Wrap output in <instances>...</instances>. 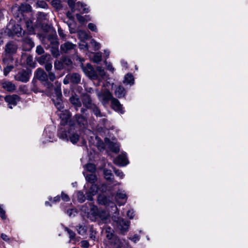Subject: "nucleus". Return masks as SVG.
<instances>
[{
    "label": "nucleus",
    "mask_w": 248,
    "mask_h": 248,
    "mask_svg": "<svg viewBox=\"0 0 248 248\" xmlns=\"http://www.w3.org/2000/svg\"><path fill=\"white\" fill-rule=\"evenodd\" d=\"M86 169L90 172H93L95 171V166L93 163H88L86 165Z\"/></svg>",
    "instance_id": "37998d69"
},
{
    "label": "nucleus",
    "mask_w": 248,
    "mask_h": 248,
    "mask_svg": "<svg viewBox=\"0 0 248 248\" xmlns=\"http://www.w3.org/2000/svg\"><path fill=\"white\" fill-rule=\"evenodd\" d=\"M51 4L53 7L57 10H60L62 8V5L59 0H52L51 2Z\"/></svg>",
    "instance_id": "58836bf2"
},
{
    "label": "nucleus",
    "mask_w": 248,
    "mask_h": 248,
    "mask_svg": "<svg viewBox=\"0 0 248 248\" xmlns=\"http://www.w3.org/2000/svg\"><path fill=\"white\" fill-rule=\"evenodd\" d=\"M11 11L14 17L18 21H21L24 19V14L19 9L17 5L13 6L11 8Z\"/></svg>",
    "instance_id": "2eb2a0df"
},
{
    "label": "nucleus",
    "mask_w": 248,
    "mask_h": 248,
    "mask_svg": "<svg viewBox=\"0 0 248 248\" xmlns=\"http://www.w3.org/2000/svg\"><path fill=\"white\" fill-rule=\"evenodd\" d=\"M74 118L77 124L80 126H84L87 124L86 117L82 114H77L75 115Z\"/></svg>",
    "instance_id": "6ab92c4d"
},
{
    "label": "nucleus",
    "mask_w": 248,
    "mask_h": 248,
    "mask_svg": "<svg viewBox=\"0 0 248 248\" xmlns=\"http://www.w3.org/2000/svg\"><path fill=\"white\" fill-rule=\"evenodd\" d=\"M91 44L94 47L95 50H98L101 47L100 44L96 42L94 39H92L91 41Z\"/></svg>",
    "instance_id": "603ef678"
},
{
    "label": "nucleus",
    "mask_w": 248,
    "mask_h": 248,
    "mask_svg": "<svg viewBox=\"0 0 248 248\" xmlns=\"http://www.w3.org/2000/svg\"><path fill=\"white\" fill-rule=\"evenodd\" d=\"M85 178L88 182L91 184H94L97 179L96 176L93 173L87 174Z\"/></svg>",
    "instance_id": "f704fd0d"
},
{
    "label": "nucleus",
    "mask_w": 248,
    "mask_h": 248,
    "mask_svg": "<svg viewBox=\"0 0 248 248\" xmlns=\"http://www.w3.org/2000/svg\"><path fill=\"white\" fill-rule=\"evenodd\" d=\"M103 173L106 180L109 182L113 181L114 179L113 175L110 170L105 168L103 170Z\"/></svg>",
    "instance_id": "c85d7f7f"
},
{
    "label": "nucleus",
    "mask_w": 248,
    "mask_h": 248,
    "mask_svg": "<svg viewBox=\"0 0 248 248\" xmlns=\"http://www.w3.org/2000/svg\"><path fill=\"white\" fill-rule=\"evenodd\" d=\"M93 213L94 216L99 217L103 222L106 221L108 219V214L104 211H98L97 210V211H94Z\"/></svg>",
    "instance_id": "b1692460"
},
{
    "label": "nucleus",
    "mask_w": 248,
    "mask_h": 248,
    "mask_svg": "<svg viewBox=\"0 0 248 248\" xmlns=\"http://www.w3.org/2000/svg\"><path fill=\"white\" fill-rule=\"evenodd\" d=\"M61 198L63 201L65 202H68L70 200V198L68 196L63 192H62Z\"/></svg>",
    "instance_id": "69168bd1"
},
{
    "label": "nucleus",
    "mask_w": 248,
    "mask_h": 248,
    "mask_svg": "<svg viewBox=\"0 0 248 248\" xmlns=\"http://www.w3.org/2000/svg\"><path fill=\"white\" fill-rule=\"evenodd\" d=\"M78 36L79 38L83 41H84L85 40H87L89 39L90 38V36L88 34V33L86 32V31L82 30H79L78 31Z\"/></svg>",
    "instance_id": "473e14b6"
},
{
    "label": "nucleus",
    "mask_w": 248,
    "mask_h": 248,
    "mask_svg": "<svg viewBox=\"0 0 248 248\" xmlns=\"http://www.w3.org/2000/svg\"><path fill=\"white\" fill-rule=\"evenodd\" d=\"M116 198L124 200L126 199V196L125 193H124V192L119 190L116 193Z\"/></svg>",
    "instance_id": "8fccbe9b"
},
{
    "label": "nucleus",
    "mask_w": 248,
    "mask_h": 248,
    "mask_svg": "<svg viewBox=\"0 0 248 248\" xmlns=\"http://www.w3.org/2000/svg\"><path fill=\"white\" fill-rule=\"evenodd\" d=\"M113 169L116 175H117L118 177H120L121 179L123 178L124 174L121 170H117L114 167H113Z\"/></svg>",
    "instance_id": "4d7b16f0"
},
{
    "label": "nucleus",
    "mask_w": 248,
    "mask_h": 248,
    "mask_svg": "<svg viewBox=\"0 0 248 248\" xmlns=\"http://www.w3.org/2000/svg\"><path fill=\"white\" fill-rule=\"evenodd\" d=\"M90 109L92 110V112L96 117H101L104 116V115L101 112L100 109L95 104Z\"/></svg>",
    "instance_id": "2f4dec72"
},
{
    "label": "nucleus",
    "mask_w": 248,
    "mask_h": 248,
    "mask_svg": "<svg viewBox=\"0 0 248 248\" xmlns=\"http://www.w3.org/2000/svg\"><path fill=\"white\" fill-rule=\"evenodd\" d=\"M64 212L66 213L69 217H74L77 214V210L75 208L65 210Z\"/></svg>",
    "instance_id": "a19ab883"
},
{
    "label": "nucleus",
    "mask_w": 248,
    "mask_h": 248,
    "mask_svg": "<svg viewBox=\"0 0 248 248\" xmlns=\"http://www.w3.org/2000/svg\"><path fill=\"white\" fill-rule=\"evenodd\" d=\"M117 226L118 229L121 231V233L124 234L128 230L129 226V222L122 218H118L117 221Z\"/></svg>",
    "instance_id": "423d86ee"
},
{
    "label": "nucleus",
    "mask_w": 248,
    "mask_h": 248,
    "mask_svg": "<svg viewBox=\"0 0 248 248\" xmlns=\"http://www.w3.org/2000/svg\"><path fill=\"white\" fill-rule=\"evenodd\" d=\"M36 78L41 81H47V75L41 68H38L34 73V78Z\"/></svg>",
    "instance_id": "9b49d317"
},
{
    "label": "nucleus",
    "mask_w": 248,
    "mask_h": 248,
    "mask_svg": "<svg viewBox=\"0 0 248 248\" xmlns=\"http://www.w3.org/2000/svg\"><path fill=\"white\" fill-rule=\"evenodd\" d=\"M88 27L91 31H94V32L97 31V29L96 26L93 23H89V24L88 25Z\"/></svg>",
    "instance_id": "bf43d9fd"
},
{
    "label": "nucleus",
    "mask_w": 248,
    "mask_h": 248,
    "mask_svg": "<svg viewBox=\"0 0 248 248\" xmlns=\"http://www.w3.org/2000/svg\"><path fill=\"white\" fill-rule=\"evenodd\" d=\"M1 85L2 88L9 92H13L16 89L15 85L10 81H5Z\"/></svg>",
    "instance_id": "f3484780"
},
{
    "label": "nucleus",
    "mask_w": 248,
    "mask_h": 248,
    "mask_svg": "<svg viewBox=\"0 0 248 248\" xmlns=\"http://www.w3.org/2000/svg\"><path fill=\"white\" fill-rule=\"evenodd\" d=\"M45 68L47 72H50L52 68V65L50 62H48L45 64Z\"/></svg>",
    "instance_id": "680f3d73"
},
{
    "label": "nucleus",
    "mask_w": 248,
    "mask_h": 248,
    "mask_svg": "<svg viewBox=\"0 0 248 248\" xmlns=\"http://www.w3.org/2000/svg\"><path fill=\"white\" fill-rule=\"evenodd\" d=\"M111 107L113 109L121 114H123L124 112L122 105L121 104L120 101L115 98H113L111 101Z\"/></svg>",
    "instance_id": "ddd939ff"
},
{
    "label": "nucleus",
    "mask_w": 248,
    "mask_h": 248,
    "mask_svg": "<svg viewBox=\"0 0 248 248\" xmlns=\"http://www.w3.org/2000/svg\"><path fill=\"white\" fill-rule=\"evenodd\" d=\"M102 60V54L101 52H97L94 54L93 61L95 63H98Z\"/></svg>",
    "instance_id": "ea45409f"
},
{
    "label": "nucleus",
    "mask_w": 248,
    "mask_h": 248,
    "mask_svg": "<svg viewBox=\"0 0 248 248\" xmlns=\"http://www.w3.org/2000/svg\"><path fill=\"white\" fill-rule=\"evenodd\" d=\"M114 162L116 165H118L122 166H126L128 164V161L126 157L125 153H122L119 155L114 160Z\"/></svg>",
    "instance_id": "9d476101"
},
{
    "label": "nucleus",
    "mask_w": 248,
    "mask_h": 248,
    "mask_svg": "<svg viewBox=\"0 0 248 248\" xmlns=\"http://www.w3.org/2000/svg\"><path fill=\"white\" fill-rule=\"evenodd\" d=\"M68 79L70 82L73 84H78L80 83L81 80L80 76L76 73H72L68 76H67Z\"/></svg>",
    "instance_id": "a211bd4d"
},
{
    "label": "nucleus",
    "mask_w": 248,
    "mask_h": 248,
    "mask_svg": "<svg viewBox=\"0 0 248 248\" xmlns=\"http://www.w3.org/2000/svg\"><path fill=\"white\" fill-rule=\"evenodd\" d=\"M77 230L78 234L83 235L86 233L87 228L84 225H78L77 226Z\"/></svg>",
    "instance_id": "e433bc0d"
},
{
    "label": "nucleus",
    "mask_w": 248,
    "mask_h": 248,
    "mask_svg": "<svg viewBox=\"0 0 248 248\" xmlns=\"http://www.w3.org/2000/svg\"><path fill=\"white\" fill-rule=\"evenodd\" d=\"M62 97V96L53 97L52 99L55 107L60 111H61L64 108Z\"/></svg>",
    "instance_id": "412c9836"
},
{
    "label": "nucleus",
    "mask_w": 248,
    "mask_h": 248,
    "mask_svg": "<svg viewBox=\"0 0 248 248\" xmlns=\"http://www.w3.org/2000/svg\"><path fill=\"white\" fill-rule=\"evenodd\" d=\"M97 96L103 105L107 104L109 101H111L114 98L112 94L108 90L99 93Z\"/></svg>",
    "instance_id": "39448f33"
},
{
    "label": "nucleus",
    "mask_w": 248,
    "mask_h": 248,
    "mask_svg": "<svg viewBox=\"0 0 248 248\" xmlns=\"http://www.w3.org/2000/svg\"><path fill=\"white\" fill-rule=\"evenodd\" d=\"M77 6L78 7L80 6L81 8H83V11L84 13H87L89 12V8H85L84 6H85L86 5L81 2H79V1L77 3Z\"/></svg>",
    "instance_id": "13d9d810"
},
{
    "label": "nucleus",
    "mask_w": 248,
    "mask_h": 248,
    "mask_svg": "<svg viewBox=\"0 0 248 248\" xmlns=\"http://www.w3.org/2000/svg\"><path fill=\"white\" fill-rule=\"evenodd\" d=\"M71 117V114L70 112L65 110V112L62 113L60 114V117L62 119V120H64L65 123L67 124H69L70 125H73L71 124L70 121V118Z\"/></svg>",
    "instance_id": "a878e982"
},
{
    "label": "nucleus",
    "mask_w": 248,
    "mask_h": 248,
    "mask_svg": "<svg viewBox=\"0 0 248 248\" xmlns=\"http://www.w3.org/2000/svg\"><path fill=\"white\" fill-rule=\"evenodd\" d=\"M37 5L39 7L43 8H46L47 6V3L44 1H38L37 2Z\"/></svg>",
    "instance_id": "e2e57ef3"
},
{
    "label": "nucleus",
    "mask_w": 248,
    "mask_h": 248,
    "mask_svg": "<svg viewBox=\"0 0 248 248\" xmlns=\"http://www.w3.org/2000/svg\"><path fill=\"white\" fill-rule=\"evenodd\" d=\"M99 202L104 205H107L108 203V200L105 196H100L98 198Z\"/></svg>",
    "instance_id": "09e8293b"
},
{
    "label": "nucleus",
    "mask_w": 248,
    "mask_h": 248,
    "mask_svg": "<svg viewBox=\"0 0 248 248\" xmlns=\"http://www.w3.org/2000/svg\"><path fill=\"white\" fill-rule=\"evenodd\" d=\"M58 136L60 139L66 141L70 140L73 144L77 143L79 139V135L73 125H70L66 131L59 130Z\"/></svg>",
    "instance_id": "f257e3e1"
},
{
    "label": "nucleus",
    "mask_w": 248,
    "mask_h": 248,
    "mask_svg": "<svg viewBox=\"0 0 248 248\" xmlns=\"http://www.w3.org/2000/svg\"><path fill=\"white\" fill-rule=\"evenodd\" d=\"M22 29L18 24L15 23L13 20H10L7 26L5 33L9 37H13L15 36L20 37L22 36Z\"/></svg>",
    "instance_id": "f03ea898"
},
{
    "label": "nucleus",
    "mask_w": 248,
    "mask_h": 248,
    "mask_svg": "<svg viewBox=\"0 0 248 248\" xmlns=\"http://www.w3.org/2000/svg\"><path fill=\"white\" fill-rule=\"evenodd\" d=\"M47 78H49V79L50 80V81H53L56 79L55 75L53 72H52L51 71L49 72H48V74H47Z\"/></svg>",
    "instance_id": "052dcab7"
},
{
    "label": "nucleus",
    "mask_w": 248,
    "mask_h": 248,
    "mask_svg": "<svg viewBox=\"0 0 248 248\" xmlns=\"http://www.w3.org/2000/svg\"><path fill=\"white\" fill-rule=\"evenodd\" d=\"M0 217H1L2 219H5L6 218L5 215V211L0 206Z\"/></svg>",
    "instance_id": "338daca9"
},
{
    "label": "nucleus",
    "mask_w": 248,
    "mask_h": 248,
    "mask_svg": "<svg viewBox=\"0 0 248 248\" xmlns=\"http://www.w3.org/2000/svg\"><path fill=\"white\" fill-rule=\"evenodd\" d=\"M13 56V54L10 53L8 54L4 52L2 58L3 62L4 64H9V62H12L14 60Z\"/></svg>",
    "instance_id": "bb28decb"
},
{
    "label": "nucleus",
    "mask_w": 248,
    "mask_h": 248,
    "mask_svg": "<svg viewBox=\"0 0 248 248\" xmlns=\"http://www.w3.org/2000/svg\"><path fill=\"white\" fill-rule=\"evenodd\" d=\"M14 67L13 65H7L3 69V74L5 76H7L8 74L14 69Z\"/></svg>",
    "instance_id": "a18cd8bd"
},
{
    "label": "nucleus",
    "mask_w": 248,
    "mask_h": 248,
    "mask_svg": "<svg viewBox=\"0 0 248 248\" xmlns=\"http://www.w3.org/2000/svg\"><path fill=\"white\" fill-rule=\"evenodd\" d=\"M82 68L85 75L90 78L99 80L96 70H95L91 64L87 63L86 66H82Z\"/></svg>",
    "instance_id": "20e7f679"
},
{
    "label": "nucleus",
    "mask_w": 248,
    "mask_h": 248,
    "mask_svg": "<svg viewBox=\"0 0 248 248\" xmlns=\"http://www.w3.org/2000/svg\"><path fill=\"white\" fill-rule=\"evenodd\" d=\"M23 49L26 51H30L34 46V43L30 37H26L22 39Z\"/></svg>",
    "instance_id": "1a4fd4ad"
},
{
    "label": "nucleus",
    "mask_w": 248,
    "mask_h": 248,
    "mask_svg": "<svg viewBox=\"0 0 248 248\" xmlns=\"http://www.w3.org/2000/svg\"><path fill=\"white\" fill-rule=\"evenodd\" d=\"M31 75V70L30 69L26 68L19 71L15 76V79L23 83L27 82Z\"/></svg>",
    "instance_id": "7ed1b4c3"
},
{
    "label": "nucleus",
    "mask_w": 248,
    "mask_h": 248,
    "mask_svg": "<svg viewBox=\"0 0 248 248\" xmlns=\"http://www.w3.org/2000/svg\"><path fill=\"white\" fill-rule=\"evenodd\" d=\"M20 97L16 94L8 95L4 97L5 101L8 103L10 108H13L12 105L16 106L17 101H19Z\"/></svg>",
    "instance_id": "0eeeda50"
},
{
    "label": "nucleus",
    "mask_w": 248,
    "mask_h": 248,
    "mask_svg": "<svg viewBox=\"0 0 248 248\" xmlns=\"http://www.w3.org/2000/svg\"><path fill=\"white\" fill-rule=\"evenodd\" d=\"M103 230L106 233V237L108 239L111 240L113 239L114 236V231L110 227L106 225L103 227Z\"/></svg>",
    "instance_id": "4be33fe9"
},
{
    "label": "nucleus",
    "mask_w": 248,
    "mask_h": 248,
    "mask_svg": "<svg viewBox=\"0 0 248 248\" xmlns=\"http://www.w3.org/2000/svg\"><path fill=\"white\" fill-rule=\"evenodd\" d=\"M76 46V45L68 41L66 42L61 45V52L62 53H69L72 50L74 49Z\"/></svg>",
    "instance_id": "f8f14e48"
},
{
    "label": "nucleus",
    "mask_w": 248,
    "mask_h": 248,
    "mask_svg": "<svg viewBox=\"0 0 248 248\" xmlns=\"http://www.w3.org/2000/svg\"><path fill=\"white\" fill-rule=\"evenodd\" d=\"M77 196L78 200L79 202L82 203L85 202L86 198L83 192L81 191H78L77 192Z\"/></svg>",
    "instance_id": "4c0bfd02"
},
{
    "label": "nucleus",
    "mask_w": 248,
    "mask_h": 248,
    "mask_svg": "<svg viewBox=\"0 0 248 248\" xmlns=\"http://www.w3.org/2000/svg\"><path fill=\"white\" fill-rule=\"evenodd\" d=\"M70 103L73 105L76 111H78L82 106V102L80 98L77 95H72L69 98Z\"/></svg>",
    "instance_id": "dca6fc26"
},
{
    "label": "nucleus",
    "mask_w": 248,
    "mask_h": 248,
    "mask_svg": "<svg viewBox=\"0 0 248 248\" xmlns=\"http://www.w3.org/2000/svg\"><path fill=\"white\" fill-rule=\"evenodd\" d=\"M89 243L86 240H82L81 241V246L82 248H87L89 247Z\"/></svg>",
    "instance_id": "774afa93"
},
{
    "label": "nucleus",
    "mask_w": 248,
    "mask_h": 248,
    "mask_svg": "<svg viewBox=\"0 0 248 248\" xmlns=\"http://www.w3.org/2000/svg\"><path fill=\"white\" fill-rule=\"evenodd\" d=\"M126 92L125 89L122 86H119L116 88L115 91V95L119 98L124 97L126 94Z\"/></svg>",
    "instance_id": "5701e85b"
},
{
    "label": "nucleus",
    "mask_w": 248,
    "mask_h": 248,
    "mask_svg": "<svg viewBox=\"0 0 248 248\" xmlns=\"http://www.w3.org/2000/svg\"><path fill=\"white\" fill-rule=\"evenodd\" d=\"M17 49V46L16 43L13 41H10L6 44L4 52L8 54L10 53L14 55L16 53Z\"/></svg>",
    "instance_id": "4468645a"
},
{
    "label": "nucleus",
    "mask_w": 248,
    "mask_h": 248,
    "mask_svg": "<svg viewBox=\"0 0 248 248\" xmlns=\"http://www.w3.org/2000/svg\"><path fill=\"white\" fill-rule=\"evenodd\" d=\"M98 188L96 185L92 184L89 189V193H92L93 195H94L97 192Z\"/></svg>",
    "instance_id": "de8ad7c7"
},
{
    "label": "nucleus",
    "mask_w": 248,
    "mask_h": 248,
    "mask_svg": "<svg viewBox=\"0 0 248 248\" xmlns=\"http://www.w3.org/2000/svg\"><path fill=\"white\" fill-rule=\"evenodd\" d=\"M53 93V97L62 96L61 83H59L58 82H56L55 83V86H54Z\"/></svg>",
    "instance_id": "393cba45"
},
{
    "label": "nucleus",
    "mask_w": 248,
    "mask_h": 248,
    "mask_svg": "<svg viewBox=\"0 0 248 248\" xmlns=\"http://www.w3.org/2000/svg\"><path fill=\"white\" fill-rule=\"evenodd\" d=\"M51 59V56L49 54H45L36 58V61L41 65L45 64L49 62Z\"/></svg>",
    "instance_id": "aec40b11"
},
{
    "label": "nucleus",
    "mask_w": 248,
    "mask_h": 248,
    "mask_svg": "<svg viewBox=\"0 0 248 248\" xmlns=\"http://www.w3.org/2000/svg\"><path fill=\"white\" fill-rule=\"evenodd\" d=\"M87 16H83L78 14H77L76 15L77 18L78 20V22L80 23H84L86 20L85 17H87Z\"/></svg>",
    "instance_id": "5fc2aeb1"
},
{
    "label": "nucleus",
    "mask_w": 248,
    "mask_h": 248,
    "mask_svg": "<svg viewBox=\"0 0 248 248\" xmlns=\"http://www.w3.org/2000/svg\"><path fill=\"white\" fill-rule=\"evenodd\" d=\"M46 38L50 42L51 45L59 43L56 35L51 34L47 35Z\"/></svg>",
    "instance_id": "72a5a7b5"
},
{
    "label": "nucleus",
    "mask_w": 248,
    "mask_h": 248,
    "mask_svg": "<svg viewBox=\"0 0 248 248\" xmlns=\"http://www.w3.org/2000/svg\"><path fill=\"white\" fill-rule=\"evenodd\" d=\"M36 52L38 55H42L45 52L43 47L41 46H37L36 48Z\"/></svg>",
    "instance_id": "864d4df0"
},
{
    "label": "nucleus",
    "mask_w": 248,
    "mask_h": 248,
    "mask_svg": "<svg viewBox=\"0 0 248 248\" xmlns=\"http://www.w3.org/2000/svg\"><path fill=\"white\" fill-rule=\"evenodd\" d=\"M65 23L67 24L68 25L69 28V31L71 33H75V31H72V29H73V26L74 25L75 23L72 22V20L69 19L67 21H64Z\"/></svg>",
    "instance_id": "3c124183"
},
{
    "label": "nucleus",
    "mask_w": 248,
    "mask_h": 248,
    "mask_svg": "<svg viewBox=\"0 0 248 248\" xmlns=\"http://www.w3.org/2000/svg\"><path fill=\"white\" fill-rule=\"evenodd\" d=\"M96 72L98 74V76H99L101 78H104L106 75V72L104 69H103L101 66L96 67Z\"/></svg>",
    "instance_id": "79ce46f5"
},
{
    "label": "nucleus",
    "mask_w": 248,
    "mask_h": 248,
    "mask_svg": "<svg viewBox=\"0 0 248 248\" xmlns=\"http://www.w3.org/2000/svg\"><path fill=\"white\" fill-rule=\"evenodd\" d=\"M54 68L56 70H61L63 68V64L60 61H56L54 63Z\"/></svg>",
    "instance_id": "49530a36"
},
{
    "label": "nucleus",
    "mask_w": 248,
    "mask_h": 248,
    "mask_svg": "<svg viewBox=\"0 0 248 248\" xmlns=\"http://www.w3.org/2000/svg\"><path fill=\"white\" fill-rule=\"evenodd\" d=\"M59 43L53 44L50 47V51L51 52L52 55L54 57H58L60 55L59 50L58 49Z\"/></svg>",
    "instance_id": "c756f323"
},
{
    "label": "nucleus",
    "mask_w": 248,
    "mask_h": 248,
    "mask_svg": "<svg viewBox=\"0 0 248 248\" xmlns=\"http://www.w3.org/2000/svg\"><path fill=\"white\" fill-rule=\"evenodd\" d=\"M26 61L27 64L29 66H30L31 67H34L35 63L33 61L32 57L31 56V55L28 56L26 58Z\"/></svg>",
    "instance_id": "c03bdc74"
},
{
    "label": "nucleus",
    "mask_w": 248,
    "mask_h": 248,
    "mask_svg": "<svg viewBox=\"0 0 248 248\" xmlns=\"http://www.w3.org/2000/svg\"><path fill=\"white\" fill-rule=\"evenodd\" d=\"M19 9L22 13L29 12L31 10V6L28 3H23L20 6H18Z\"/></svg>",
    "instance_id": "c9c22d12"
},
{
    "label": "nucleus",
    "mask_w": 248,
    "mask_h": 248,
    "mask_svg": "<svg viewBox=\"0 0 248 248\" xmlns=\"http://www.w3.org/2000/svg\"><path fill=\"white\" fill-rule=\"evenodd\" d=\"M124 84L130 85H133L134 83V78L131 74L128 73L125 76L123 80Z\"/></svg>",
    "instance_id": "cd10ccee"
},
{
    "label": "nucleus",
    "mask_w": 248,
    "mask_h": 248,
    "mask_svg": "<svg viewBox=\"0 0 248 248\" xmlns=\"http://www.w3.org/2000/svg\"><path fill=\"white\" fill-rule=\"evenodd\" d=\"M81 100L84 107L88 109H90L95 104L93 103L91 96L87 93L83 94Z\"/></svg>",
    "instance_id": "6e6552de"
},
{
    "label": "nucleus",
    "mask_w": 248,
    "mask_h": 248,
    "mask_svg": "<svg viewBox=\"0 0 248 248\" xmlns=\"http://www.w3.org/2000/svg\"><path fill=\"white\" fill-rule=\"evenodd\" d=\"M108 147L110 150L113 153H118L120 151V145L117 143L110 141Z\"/></svg>",
    "instance_id": "7c9ffc66"
},
{
    "label": "nucleus",
    "mask_w": 248,
    "mask_h": 248,
    "mask_svg": "<svg viewBox=\"0 0 248 248\" xmlns=\"http://www.w3.org/2000/svg\"><path fill=\"white\" fill-rule=\"evenodd\" d=\"M67 3L71 8L72 12H74L75 11V2L73 0H67Z\"/></svg>",
    "instance_id": "6e6d98bb"
},
{
    "label": "nucleus",
    "mask_w": 248,
    "mask_h": 248,
    "mask_svg": "<svg viewBox=\"0 0 248 248\" xmlns=\"http://www.w3.org/2000/svg\"><path fill=\"white\" fill-rule=\"evenodd\" d=\"M105 63L107 69L113 72L114 69L112 67L111 64L110 63H108L106 61H105Z\"/></svg>",
    "instance_id": "0e129e2a"
}]
</instances>
